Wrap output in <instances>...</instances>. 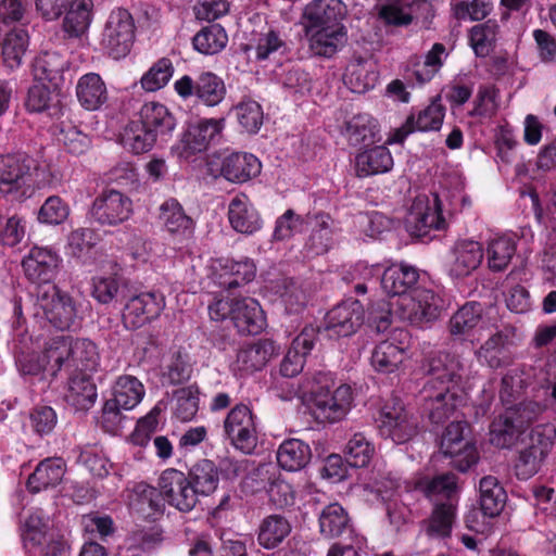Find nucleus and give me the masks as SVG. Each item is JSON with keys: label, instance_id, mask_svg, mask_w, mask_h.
Returning <instances> with one entry per match:
<instances>
[{"label": "nucleus", "instance_id": "f257e3e1", "mask_svg": "<svg viewBox=\"0 0 556 556\" xmlns=\"http://www.w3.org/2000/svg\"><path fill=\"white\" fill-rule=\"evenodd\" d=\"M429 380L421 390L422 410L433 424L448 419L471 389V375L455 355L440 352L429 359Z\"/></svg>", "mask_w": 556, "mask_h": 556}, {"label": "nucleus", "instance_id": "f03ea898", "mask_svg": "<svg viewBox=\"0 0 556 556\" xmlns=\"http://www.w3.org/2000/svg\"><path fill=\"white\" fill-rule=\"evenodd\" d=\"M345 5L340 0H313L305 5L301 25L312 53L331 58L345 46Z\"/></svg>", "mask_w": 556, "mask_h": 556}, {"label": "nucleus", "instance_id": "7ed1b4c3", "mask_svg": "<svg viewBox=\"0 0 556 556\" xmlns=\"http://www.w3.org/2000/svg\"><path fill=\"white\" fill-rule=\"evenodd\" d=\"M390 313L379 319L378 331H386L390 325V316L413 326L427 327L441 316L444 309L442 296L433 289L419 285L404 298L389 303Z\"/></svg>", "mask_w": 556, "mask_h": 556}, {"label": "nucleus", "instance_id": "20e7f679", "mask_svg": "<svg viewBox=\"0 0 556 556\" xmlns=\"http://www.w3.org/2000/svg\"><path fill=\"white\" fill-rule=\"evenodd\" d=\"M47 357L51 365V375L65 368L68 372L92 374L99 365V354L93 342L87 339H73L58 336L47 343Z\"/></svg>", "mask_w": 556, "mask_h": 556}, {"label": "nucleus", "instance_id": "39448f33", "mask_svg": "<svg viewBox=\"0 0 556 556\" xmlns=\"http://www.w3.org/2000/svg\"><path fill=\"white\" fill-rule=\"evenodd\" d=\"M556 440V428L551 422L533 426L529 433L521 440L525 444L520 448L514 464V470L518 479L528 480L536 475Z\"/></svg>", "mask_w": 556, "mask_h": 556}, {"label": "nucleus", "instance_id": "423d86ee", "mask_svg": "<svg viewBox=\"0 0 556 556\" xmlns=\"http://www.w3.org/2000/svg\"><path fill=\"white\" fill-rule=\"evenodd\" d=\"M444 201H448L451 211L458 208L455 195L453 199H448L446 193L416 197L405 219L406 229L416 237H425L431 230L445 229L447 223L443 214Z\"/></svg>", "mask_w": 556, "mask_h": 556}, {"label": "nucleus", "instance_id": "0eeeda50", "mask_svg": "<svg viewBox=\"0 0 556 556\" xmlns=\"http://www.w3.org/2000/svg\"><path fill=\"white\" fill-rule=\"evenodd\" d=\"M33 160L24 153L0 155V194L22 202L34 193Z\"/></svg>", "mask_w": 556, "mask_h": 556}, {"label": "nucleus", "instance_id": "6e6552de", "mask_svg": "<svg viewBox=\"0 0 556 556\" xmlns=\"http://www.w3.org/2000/svg\"><path fill=\"white\" fill-rule=\"evenodd\" d=\"M146 393L143 384L134 376H121L112 387V396L102 409L101 426L110 433H115L122 422V410L134 409Z\"/></svg>", "mask_w": 556, "mask_h": 556}, {"label": "nucleus", "instance_id": "1a4fd4ad", "mask_svg": "<svg viewBox=\"0 0 556 556\" xmlns=\"http://www.w3.org/2000/svg\"><path fill=\"white\" fill-rule=\"evenodd\" d=\"M28 556H64V542L49 528V518L36 510L28 515L22 528Z\"/></svg>", "mask_w": 556, "mask_h": 556}, {"label": "nucleus", "instance_id": "9d476101", "mask_svg": "<svg viewBox=\"0 0 556 556\" xmlns=\"http://www.w3.org/2000/svg\"><path fill=\"white\" fill-rule=\"evenodd\" d=\"M353 401V390L348 384H341L333 391L321 388L312 392L308 408L317 421L332 424L349 414Z\"/></svg>", "mask_w": 556, "mask_h": 556}, {"label": "nucleus", "instance_id": "9b49d317", "mask_svg": "<svg viewBox=\"0 0 556 556\" xmlns=\"http://www.w3.org/2000/svg\"><path fill=\"white\" fill-rule=\"evenodd\" d=\"M135 29L134 18L127 10H113L102 33L101 45L103 49L115 60L125 58L131 50Z\"/></svg>", "mask_w": 556, "mask_h": 556}, {"label": "nucleus", "instance_id": "f8f14e48", "mask_svg": "<svg viewBox=\"0 0 556 556\" xmlns=\"http://www.w3.org/2000/svg\"><path fill=\"white\" fill-rule=\"evenodd\" d=\"M174 90L182 100L195 97L206 106L218 105L226 96L224 80L212 72H202L195 79L184 75L174 83Z\"/></svg>", "mask_w": 556, "mask_h": 556}, {"label": "nucleus", "instance_id": "ddd939ff", "mask_svg": "<svg viewBox=\"0 0 556 556\" xmlns=\"http://www.w3.org/2000/svg\"><path fill=\"white\" fill-rule=\"evenodd\" d=\"M157 486L162 498L181 513L191 511L199 502L188 476L176 468L163 470Z\"/></svg>", "mask_w": 556, "mask_h": 556}, {"label": "nucleus", "instance_id": "4468645a", "mask_svg": "<svg viewBox=\"0 0 556 556\" xmlns=\"http://www.w3.org/2000/svg\"><path fill=\"white\" fill-rule=\"evenodd\" d=\"M381 435L396 444L409 441L417 433V421L408 414L399 399H392L382 406L379 418Z\"/></svg>", "mask_w": 556, "mask_h": 556}, {"label": "nucleus", "instance_id": "2eb2a0df", "mask_svg": "<svg viewBox=\"0 0 556 556\" xmlns=\"http://www.w3.org/2000/svg\"><path fill=\"white\" fill-rule=\"evenodd\" d=\"M207 277L226 289L239 287L255 278L256 266L250 258L235 261L228 257L211 258L206 264Z\"/></svg>", "mask_w": 556, "mask_h": 556}, {"label": "nucleus", "instance_id": "dca6fc26", "mask_svg": "<svg viewBox=\"0 0 556 556\" xmlns=\"http://www.w3.org/2000/svg\"><path fill=\"white\" fill-rule=\"evenodd\" d=\"M468 425L464 421L451 422L441 439V450L453 459L454 466L466 471L478 462L476 446L466 438Z\"/></svg>", "mask_w": 556, "mask_h": 556}, {"label": "nucleus", "instance_id": "f3484780", "mask_svg": "<svg viewBox=\"0 0 556 556\" xmlns=\"http://www.w3.org/2000/svg\"><path fill=\"white\" fill-rule=\"evenodd\" d=\"M225 432L231 444L250 454L257 445V428L254 416L247 405L235 406L224 422Z\"/></svg>", "mask_w": 556, "mask_h": 556}, {"label": "nucleus", "instance_id": "a211bd4d", "mask_svg": "<svg viewBox=\"0 0 556 556\" xmlns=\"http://www.w3.org/2000/svg\"><path fill=\"white\" fill-rule=\"evenodd\" d=\"M38 305L48 321L56 329H70L76 318V307L72 298L55 286H47L38 292Z\"/></svg>", "mask_w": 556, "mask_h": 556}, {"label": "nucleus", "instance_id": "6ab92c4d", "mask_svg": "<svg viewBox=\"0 0 556 556\" xmlns=\"http://www.w3.org/2000/svg\"><path fill=\"white\" fill-rule=\"evenodd\" d=\"M408 333L396 330L391 338L381 341L372 350L370 364L381 374H394L401 369L408 358Z\"/></svg>", "mask_w": 556, "mask_h": 556}, {"label": "nucleus", "instance_id": "aec40b11", "mask_svg": "<svg viewBox=\"0 0 556 556\" xmlns=\"http://www.w3.org/2000/svg\"><path fill=\"white\" fill-rule=\"evenodd\" d=\"M90 213L100 225L116 226L131 216L132 201L121 191L104 190L94 199Z\"/></svg>", "mask_w": 556, "mask_h": 556}, {"label": "nucleus", "instance_id": "412c9836", "mask_svg": "<svg viewBox=\"0 0 556 556\" xmlns=\"http://www.w3.org/2000/svg\"><path fill=\"white\" fill-rule=\"evenodd\" d=\"M364 315L359 301L346 299L327 313L324 330L329 338L352 336L363 325Z\"/></svg>", "mask_w": 556, "mask_h": 556}, {"label": "nucleus", "instance_id": "4be33fe9", "mask_svg": "<svg viewBox=\"0 0 556 556\" xmlns=\"http://www.w3.org/2000/svg\"><path fill=\"white\" fill-rule=\"evenodd\" d=\"M219 162L211 161L208 163L210 170L213 175L217 172L226 180L231 182H245L256 177L262 169L258 159L247 152H236L218 157Z\"/></svg>", "mask_w": 556, "mask_h": 556}, {"label": "nucleus", "instance_id": "5701e85b", "mask_svg": "<svg viewBox=\"0 0 556 556\" xmlns=\"http://www.w3.org/2000/svg\"><path fill=\"white\" fill-rule=\"evenodd\" d=\"M157 219L174 242L190 240L194 236L195 220L175 198H168L160 204Z\"/></svg>", "mask_w": 556, "mask_h": 556}, {"label": "nucleus", "instance_id": "b1692460", "mask_svg": "<svg viewBox=\"0 0 556 556\" xmlns=\"http://www.w3.org/2000/svg\"><path fill=\"white\" fill-rule=\"evenodd\" d=\"M224 127V118H204L190 123L182 136L179 155L188 159L195 153L205 151L222 134Z\"/></svg>", "mask_w": 556, "mask_h": 556}, {"label": "nucleus", "instance_id": "393cba45", "mask_svg": "<svg viewBox=\"0 0 556 556\" xmlns=\"http://www.w3.org/2000/svg\"><path fill=\"white\" fill-rule=\"evenodd\" d=\"M61 261L54 250L35 245L24 256L22 267L30 281L51 286L50 282L55 278Z\"/></svg>", "mask_w": 556, "mask_h": 556}, {"label": "nucleus", "instance_id": "a878e982", "mask_svg": "<svg viewBox=\"0 0 556 556\" xmlns=\"http://www.w3.org/2000/svg\"><path fill=\"white\" fill-rule=\"evenodd\" d=\"M444 116V106L439 101H432L418 113H412L401 127L395 128L390 134L387 142L390 144L402 143L414 131L439 130L443 124Z\"/></svg>", "mask_w": 556, "mask_h": 556}, {"label": "nucleus", "instance_id": "bb28decb", "mask_svg": "<svg viewBox=\"0 0 556 556\" xmlns=\"http://www.w3.org/2000/svg\"><path fill=\"white\" fill-rule=\"evenodd\" d=\"M483 256V248L478 241L460 240L448 252L446 271L452 278H465L481 265Z\"/></svg>", "mask_w": 556, "mask_h": 556}, {"label": "nucleus", "instance_id": "cd10ccee", "mask_svg": "<svg viewBox=\"0 0 556 556\" xmlns=\"http://www.w3.org/2000/svg\"><path fill=\"white\" fill-rule=\"evenodd\" d=\"M419 285L418 268L407 263L392 264L381 274V288L390 296V302L408 295Z\"/></svg>", "mask_w": 556, "mask_h": 556}, {"label": "nucleus", "instance_id": "c85d7f7f", "mask_svg": "<svg viewBox=\"0 0 556 556\" xmlns=\"http://www.w3.org/2000/svg\"><path fill=\"white\" fill-rule=\"evenodd\" d=\"M480 303L469 302L463 305L450 319V332L453 337L475 342L486 329Z\"/></svg>", "mask_w": 556, "mask_h": 556}, {"label": "nucleus", "instance_id": "c756f323", "mask_svg": "<svg viewBox=\"0 0 556 556\" xmlns=\"http://www.w3.org/2000/svg\"><path fill=\"white\" fill-rule=\"evenodd\" d=\"M165 307L164 296L159 292H143L129 299L123 319L131 328H138L157 317Z\"/></svg>", "mask_w": 556, "mask_h": 556}, {"label": "nucleus", "instance_id": "7c9ffc66", "mask_svg": "<svg viewBox=\"0 0 556 556\" xmlns=\"http://www.w3.org/2000/svg\"><path fill=\"white\" fill-rule=\"evenodd\" d=\"M27 111L33 113H46L50 118H61L66 113L62 104V97L58 87L45 85L43 81H36L27 92L25 102Z\"/></svg>", "mask_w": 556, "mask_h": 556}, {"label": "nucleus", "instance_id": "2f4dec72", "mask_svg": "<svg viewBox=\"0 0 556 556\" xmlns=\"http://www.w3.org/2000/svg\"><path fill=\"white\" fill-rule=\"evenodd\" d=\"M228 220L235 231L243 235H253L263 227L260 213L243 193L236 194L230 200Z\"/></svg>", "mask_w": 556, "mask_h": 556}, {"label": "nucleus", "instance_id": "473e14b6", "mask_svg": "<svg viewBox=\"0 0 556 556\" xmlns=\"http://www.w3.org/2000/svg\"><path fill=\"white\" fill-rule=\"evenodd\" d=\"M278 351V346L271 340L260 339L238 352L233 369L245 374L261 370Z\"/></svg>", "mask_w": 556, "mask_h": 556}, {"label": "nucleus", "instance_id": "72a5a7b5", "mask_svg": "<svg viewBox=\"0 0 556 556\" xmlns=\"http://www.w3.org/2000/svg\"><path fill=\"white\" fill-rule=\"evenodd\" d=\"M231 320L238 331L243 334H257L266 325L260 303L252 298H238Z\"/></svg>", "mask_w": 556, "mask_h": 556}, {"label": "nucleus", "instance_id": "f704fd0d", "mask_svg": "<svg viewBox=\"0 0 556 556\" xmlns=\"http://www.w3.org/2000/svg\"><path fill=\"white\" fill-rule=\"evenodd\" d=\"M392 167V154L384 146L366 149L355 156L354 168L361 178L388 173Z\"/></svg>", "mask_w": 556, "mask_h": 556}, {"label": "nucleus", "instance_id": "c9c22d12", "mask_svg": "<svg viewBox=\"0 0 556 556\" xmlns=\"http://www.w3.org/2000/svg\"><path fill=\"white\" fill-rule=\"evenodd\" d=\"M65 463L62 458L51 457L41 460L27 479V489L31 493L56 486L65 475Z\"/></svg>", "mask_w": 556, "mask_h": 556}, {"label": "nucleus", "instance_id": "e433bc0d", "mask_svg": "<svg viewBox=\"0 0 556 556\" xmlns=\"http://www.w3.org/2000/svg\"><path fill=\"white\" fill-rule=\"evenodd\" d=\"M430 7V3L426 0H415L410 3L392 0L382 4L378 14L387 25L402 27L409 25L414 18H417L419 11H429Z\"/></svg>", "mask_w": 556, "mask_h": 556}, {"label": "nucleus", "instance_id": "4c0bfd02", "mask_svg": "<svg viewBox=\"0 0 556 556\" xmlns=\"http://www.w3.org/2000/svg\"><path fill=\"white\" fill-rule=\"evenodd\" d=\"M76 97L88 111L99 110L108 100V90L101 76L96 73L83 75L76 85Z\"/></svg>", "mask_w": 556, "mask_h": 556}, {"label": "nucleus", "instance_id": "58836bf2", "mask_svg": "<svg viewBox=\"0 0 556 556\" xmlns=\"http://www.w3.org/2000/svg\"><path fill=\"white\" fill-rule=\"evenodd\" d=\"M415 490L420 491L431 501L447 500L453 504L458 493L457 477L453 473H443L433 478L419 477L415 480Z\"/></svg>", "mask_w": 556, "mask_h": 556}, {"label": "nucleus", "instance_id": "ea45409f", "mask_svg": "<svg viewBox=\"0 0 556 556\" xmlns=\"http://www.w3.org/2000/svg\"><path fill=\"white\" fill-rule=\"evenodd\" d=\"M140 122L153 130L156 136L170 135L177 122L169 109L156 101L146 102L139 111Z\"/></svg>", "mask_w": 556, "mask_h": 556}, {"label": "nucleus", "instance_id": "a19ab883", "mask_svg": "<svg viewBox=\"0 0 556 556\" xmlns=\"http://www.w3.org/2000/svg\"><path fill=\"white\" fill-rule=\"evenodd\" d=\"M517 249L516 237L511 233L495 235L486 243V262L492 271H503L510 264Z\"/></svg>", "mask_w": 556, "mask_h": 556}, {"label": "nucleus", "instance_id": "79ce46f5", "mask_svg": "<svg viewBox=\"0 0 556 556\" xmlns=\"http://www.w3.org/2000/svg\"><path fill=\"white\" fill-rule=\"evenodd\" d=\"M342 135L353 147L372 143L379 135L376 118L367 113H359L345 122Z\"/></svg>", "mask_w": 556, "mask_h": 556}, {"label": "nucleus", "instance_id": "37998d69", "mask_svg": "<svg viewBox=\"0 0 556 556\" xmlns=\"http://www.w3.org/2000/svg\"><path fill=\"white\" fill-rule=\"evenodd\" d=\"M65 399L76 409H88L97 400V388L91 374L71 371Z\"/></svg>", "mask_w": 556, "mask_h": 556}, {"label": "nucleus", "instance_id": "c03bdc74", "mask_svg": "<svg viewBox=\"0 0 556 556\" xmlns=\"http://www.w3.org/2000/svg\"><path fill=\"white\" fill-rule=\"evenodd\" d=\"M475 354L480 364L493 369L507 366L513 361L507 337L501 332L492 334Z\"/></svg>", "mask_w": 556, "mask_h": 556}, {"label": "nucleus", "instance_id": "a18cd8bd", "mask_svg": "<svg viewBox=\"0 0 556 556\" xmlns=\"http://www.w3.org/2000/svg\"><path fill=\"white\" fill-rule=\"evenodd\" d=\"M67 65L66 59L55 51L40 53L33 63V75L36 81H48L58 87L63 80V72Z\"/></svg>", "mask_w": 556, "mask_h": 556}, {"label": "nucleus", "instance_id": "49530a36", "mask_svg": "<svg viewBox=\"0 0 556 556\" xmlns=\"http://www.w3.org/2000/svg\"><path fill=\"white\" fill-rule=\"evenodd\" d=\"M56 139L70 153L80 155L89 150L91 146L90 138L71 121L67 110L65 115L61 118H56Z\"/></svg>", "mask_w": 556, "mask_h": 556}, {"label": "nucleus", "instance_id": "de8ad7c7", "mask_svg": "<svg viewBox=\"0 0 556 556\" xmlns=\"http://www.w3.org/2000/svg\"><path fill=\"white\" fill-rule=\"evenodd\" d=\"M311 457V447L299 439L285 440L277 451V462L287 471L301 470L309 463Z\"/></svg>", "mask_w": 556, "mask_h": 556}, {"label": "nucleus", "instance_id": "09e8293b", "mask_svg": "<svg viewBox=\"0 0 556 556\" xmlns=\"http://www.w3.org/2000/svg\"><path fill=\"white\" fill-rule=\"evenodd\" d=\"M480 507L485 516L495 517L505 507L507 494L493 476L483 477L479 482Z\"/></svg>", "mask_w": 556, "mask_h": 556}, {"label": "nucleus", "instance_id": "8fccbe9b", "mask_svg": "<svg viewBox=\"0 0 556 556\" xmlns=\"http://www.w3.org/2000/svg\"><path fill=\"white\" fill-rule=\"evenodd\" d=\"M92 0H72L63 21V29L70 37L84 35L92 20Z\"/></svg>", "mask_w": 556, "mask_h": 556}, {"label": "nucleus", "instance_id": "3c124183", "mask_svg": "<svg viewBox=\"0 0 556 556\" xmlns=\"http://www.w3.org/2000/svg\"><path fill=\"white\" fill-rule=\"evenodd\" d=\"M192 482V488L199 497L214 493L219 483V471L214 462L201 459L197 462L187 475Z\"/></svg>", "mask_w": 556, "mask_h": 556}, {"label": "nucleus", "instance_id": "603ef678", "mask_svg": "<svg viewBox=\"0 0 556 556\" xmlns=\"http://www.w3.org/2000/svg\"><path fill=\"white\" fill-rule=\"evenodd\" d=\"M343 80L353 92L364 93L375 87L378 74L371 63L354 60L348 64Z\"/></svg>", "mask_w": 556, "mask_h": 556}, {"label": "nucleus", "instance_id": "864d4df0", "mask_svg": "<svg viewBox=\"0 0 556 556\" xmlns=\"http://www.w3.org/2000/svg\"><path fill=\"white\" fill-rule=\"evenodd\" d=\"M308 218L312 224V232L306 248L314 255L326 253L333 243L332 219L324 213Z\"/></svg>", "mask_w": 556, "mask_h": 556}, {"label": "nucleus", "instance_id": "5fc2aeb1", "mask_svg": "<svg viewBox=\"0 0 556 556\" xmlns=\"http://www.w3.org/2000/svg\"><path fill=\"white\" fill-rule=\"evenodd\" d=\"M291 525L280 515L264 518L258 527L257 541L261 546L271 549L280 545L290 534Z\"/></svg>", "mask_w": 556, "mask_h": 556}, {"label": "nucleus", "instance_id": "6e6d98bb", "mask_svg": "<svg viewBox=\"0 0 556 556\" xmlns=\"http://www.w3.org/2000/svg\"><path fill=\"white\" fill-rule=\"evenodd\" d=\"M156 137L153 130L144 126L140 121H131L125 127L121 142L126 150L140 154L153 148Z\"/></svg>", "mask_w": 556, "mask_h": 556}, {"label": "nucleus", "instance_id": "4d7b16f0", "mask_svg": "<svg viewBox=\"0 0 556 556\" xmlns=\"http://www.w3.org/2000/svg\"><path fill=\"white\" fill-rule=\"evenodd\" d=\"M534 377L532 368L517 366L510 368L502 378L500 397L504 404H509L531 384Z\"/></svg>", "mask_w": 556, "mask_h": 556}, {"label": "nucleus", "instance_id": "13d9d810", "mask_svg": "<svg viewBox=\"0 0 556 556\" xmlns=\"http://www.w3.org/2000/svg\"><path fill=\"white\" fill-rule=\"evenodd\" d=\"M27 46L28 35L24 29L15 28L8 33L2 42L3 64L10 70L20 67Z\"/></svg>", "mask_w": 556, "mask_h": 556}, {"label": "nucleus", "instance_id": "bf43d9fd", "mask_svg": "<svg viewBox=\"0 0 556 556\" xmlns=\"http://www.w3.org/2000/svg\"><path fill=\"white\" fill-rule=\"evenodd\" d=\"M374 455V443L362 432L354 433L344 447L345 460L352 467H366Z\"/></svg>", "mask_w": 556, "mask_h": 556}, {"label": "nucleus", "instance_id": "052dcab7", "mask_svg": "<svg viewBox=\"0 0 556 556\" xmlns=\"http://www.w3.org/2000/svg\"><path fill=\"white\" fill-rule=\"evenodd\" d=\"M99 241L100 236L94 229L76 228L67 235L65 251L72 257L85 260Z\"/></svg>", "mask_w": 556, "mask_h": 556}, {"label": "nucleus", "instance_id": "680f3d73", "mask_svg": "<svg viewBox=\"0 0 556 556\" xmlns=\"http://www.w3.org/2000/svg\"><path fill=\"white\" fill-rule=\"evenodd\" d=\"M228 42V36L225 29L213 24L204 27L193 37V47L202 54H216L225 49Z\"/></svg>", "mask_w": 556, "mask_h": 556}, {"label": "nucleus", "instance_id": "e2e57ef3", "mask_svg": "<svg viewBox=\"0 0 556 556\" xmlns=\"http://www.w3.org/2000/svg\"><path fill=\"white\" fill-rule=\"evenodd\" d=\"M522 431L513 420L510 415L505 412L493 420L490 427V442L496 447H509L520 437Z\"/></svg>", "mask_w": 556, "mask_h": 556}, {"label": "nucleus", "instance_id": "0e129e2a", "mask_svg": "<svg viewBox=\"0 0 556 556\" xmlns=\"http://www.w3.org/2000/svg\"><path fill=\"white\" fill-rule=\"evenodd\" d=\"M279 300L286 314L300 315L307 305L308 295L302 283L294 280H285L279 290Z\"/></svg>", "mask_w": 556, "mask_h": 556}, {"label": "nucleus", "instance_id": "69168bd1", "mask_svg": "<svg viewBox=\"0 0 556 556\" xmlns=\"http://www.w3.org/2000/svg\"><path fill=\"white\" fill-rule=\"evenodd\" d=\"M245 50L250 56L253 54L257 61L269 60L282 53L285 41L278 33L268 30L267 33L260 34L254 43L248 45Z\"/></svg>", "mask_w": 556, "mask_h": 556}, {"label": "nucleus", "instance_id": "338daca9", "mask_svg": "<svg viewBox=\"0 0 556 556\" xmlns=\"http://www.w3.org/2000/svg\"><path fill=\"white\" fill-rule=\"evenodd\" d=\"M173 74L174 66L172 61L162 58L142 75L140 86L147 92H155L168 84Z\"/></svg>", "mask_w": 556, "mask_h": 556}, {"label": "nucleus", "instance_id": "774afa93", "mask_svg": "<svg viewBox=\"0 0 556 556\" xmlns=\"http://www.w3.org/2000/svg\"><path fill=\"white\" fill-rule=\"evenodd\" d=\"M71 207L66 201L59 195L48 197L37 213L39 224L58 226L63 224L70 216Z\"/></svg>", "mask_w": 556, "mask_h": 556}]
</instances>
